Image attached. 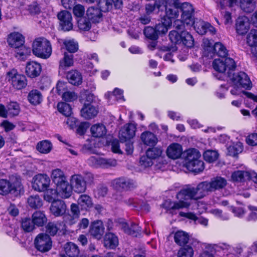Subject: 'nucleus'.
I'll list each match as a JSON object with an SVG mask.
<instances>
[{
  "instance_id": "1",
  "label": "nucleus",
  "mask_w": 257,
  "mask_h": 257,
  "mask_svg": "<svg viewBox=\"0 0 257 257\" xmlns=\"http://www.w3.org/2000/svg\"><path fill=\"white\" fill-rule=\"evenodd\" d=\"M211 192L208 181H203L196 187L190 185L182 188L176 195L178 201L172 203L171 209H180L188 208L190 205L191 200L200 199Z\"/></svg>"
},
{
  "instance_id": "2",
  "label": "nucleus",
  "mask_w": 257,
  "mask_h": 257,
  "mask_svg": "<svg viewBox=\"0 0 257 257\" xmlns=\"http://www.w3.org/2000/svg\"><path fill=\"white\" fill-rule=\"evenodd\" d=\"M52 179L58 189L59 195L62 198H68L72 194V189L64 172L59 169L53 170Z\"/></svg>"
},
{
  "instance_id": "3",
  "label": "nucleus",
  "mask_w": 257,
  "mask_h": 257,
  "mask_svg": "<svg viewBox=\"0 0 257 257\" xmlns=\"http://www.w3.org/2000/svg\"><path fill=\"white\" fill-rule=\"evenodd\" d=\"M32 52L36 56L47 59L52 54V46L50 41L44 38H38L33 42Z\"/></svg>"
},
{
  "instance_id": "4",
  "label": "nucleus",
  "mask_w": 257,
  "mask_h": 257,
  "mask_svg": "<svg viewBox=\"0 0 257 257\" xmlns=\"http://www.w3.org/2000/svg\"><path fill=\"white\" fill-rule=\"evenodd\" d=\"M22 185L19 179L11 178L10 181L6 179L0 180V194L7 195L21 191Z\"/></svg>"
},
{
  "instance_id": "5",
  "label": "nucleus",
  "mask_w": 257,
  "mask_h": 257,
  "mask_svg": "<svg viewBox=\"0 0 257 257\" xmlns=\"http://www.w3.org/2000/svg\"><path fill=\"white\" fill-rule=\"evenodd\" d=\"M179 10L181 12V18L186 26L191 27L194 23V9L193 6L187 2L181 4Z\"/></svg>"
},
{
  "instance_id": "6",
  "label": "nucleus",
  "mask_w": 257,
  "mask_h": 257,
  "mask_svg": "<svg viewBox=\"0 0 257 257\" xmlns=\"http://www.w3.org/2000/svg\"><path fill=\"white\" fill-rule=\"evenodd\" d=\"M7 78L9 82L16 89H22L27 85V80L25 76L19 74L15 69H13L7 73Z\"/></svg>"
},
{
  "instance_id": "7",
  "label": "nucleus",
  "mask_w": 257,
  "mask_h": 257,
  "mask_svg": "<svg viewBox=\"0 0 257 257\" xmlns=\"http://www.w3.org/2000/svg\"><path fill=\"white\" fill-rule=\"evenodd\" d=\"M214 69L221 73H223L226 70H232L236 67L233 59L230 58L216 59L213 62Z\"/></svg>"
},
{
  "instance_id": "8",
  "label": "nucleus",
  "mask_w": 257,
  "mask_h": 257,
  "mask_svg": "<svg viewBox=\"0 0 257 257\" xmlns=\"http://www.w3.org/2000/svg\"><path fill=\"white\" fill-rule=\"evenodd\" d=\"M34 244L36 248L41 252L49 251L52 247L50 237L46 233H40L35 238Z\"/></svg>"
},
{
  "instance_id": "9",
  "label": "nucleus",
  "mask_w": 257,
  "mask_h": 257,
  "mask_svg": "<svg viewBox=\"0 0 257 257\" xmlns=\"http://www.w3.org/2000/svg\"><path fill=\"white\" fill-rule=\"evenodd\" d=\"M231 80L237 88L241 86L245 89H250L252 87V83L249 78L243 72L234 73L231 78Z\"/></svg>"
},
{
  "instance_id": "10",
  "label": "nucleus",
  "mask_w": 257,
  "mask_h": 257,
  "mask_svg": "<svg viewBox=\"0 0 257 257\" xmlns=\"http://www.w3.org/2000/svg\"><path fill=\"white\" fill-rule=\"evenodd\" d=\"M32 187L37 191H45L49 187L50 179L47 175L38 174L33 179Z\"/></svg>"
},
{
  "instance_id": "11",
  "label": "nucleus",
  "mask_w": 257,
  "mask_h": 257,
  "mask_svg": "<svg viewBox=\"0 0 257 257\" xmlns=\"http://www.w3.org/2000/svg\"><path fill=\"white\" fill-rule=\"evenodd\" d=\"M57 17L62 30L69 31L72 29V18L70 13L67 11H62L58 14Z\"/></svg>"
},
{
  "instance_id": "12",
  "label": "nucleus",
  "mask_w": 257,
  "mask_h": 257,
  "mask_svg": "<svg viewBox=\"0 0 257 257\" xmlns=\"http://www.w3.org/2000/svg\"><path fill=\"white\" fill-rule=\"evenodd\" d=\"M88 164L93 167L107 168L116 164L115 160L106 159L98 156H91L88 159Z\"/></svg>"
},
{
  "instance_id": "13",
  "label": "nucleus",
  "mask_w": 257,
  "mask_h": 257,
  "mask_svg": "<svg viewBox=\"0 0 257 257\" xmlns=\"http://www.w3.org/2000/svg\"><path fill=\"white\" fill-rule=\"evenodd\" d=\"M71 189L75 192L81 193L84 192L86 189L85 181L82 176L79 174L72 175L70 179Z\"/></svg>"
},
{
  "instance_id": "14",
  "label": "nucleus",
  "mask_w": 257,
  "mask_h": 257,
  "mask_svg": "<svg viewBox=\"0 0 257 257\" xmlns=\"http://www.w3.org/2000/svg\"><path fill=\"white\" fill-rule=\"evenodd\" d=\"M136 125L133 123L125 124L120 130L119 138L122 142H126L127 140L133 138L136 134Z\"/></svg>"
},
{
  "instance_id": "15",
  "label": "nucleus",
  "mask_w": 257,
  "mask_h": 257,
  "mask_svg": "<svg viewBox=\"0 0 257 257\" xmlns=\"http://www.w3.org/2000/svg\"><path fill=\"white\" fill-rule=\"evenodd\" d=\"M104 232L103 223L100 220L93 222L90 227L89 233L91 236L97 239L101 238Z\"/></svg>"
},
{
  "instance_id": "16",
  "label": "nucleus",
  "mask_w": 257,
  "mask_h": 257,
  "mask_svg": "<svg viewBox=\"0 0 257 257\" xmlns=\"http://www.w3.org/2000/svg\"><path fill=\"white\" fill-rule=\"evenodd\" d=\"M113 185L117 189L128 190L135 187L134 181L130 179L121 177L113 181Z\"/></svg>"
},
{
  "instance_id": "17",
  "label": "nucleus",
  "mask_w": 257,
  "mask_h": 257,
  "mask_svg": "<svg viewBox=\"0 0 257 257\" xmlns=\"http://www.w3.org/2000/svg\"><path fill=\"white\" fill-rule=\"evenodd\" d=\"M50 209L53 215L55 216H60L65 214L67 206L63 200H57L52 202Z\"/></svg>"
},
{
  "instance_id": "18",
  "label": "nucleus",
  "mask_w": 257,
  "mask_h": 257,
  "mask_svg": "<svg viewBox=\"0 0 257 257\" xmlns=\"http://www.w3.org/2000/svg\"><path fill=\"white\" fill-rule=\"evenodd\" d=\"M42 71V67L40 63L35 61L27 63L25 72L28 77L35 78L38 76Z\"/></svg>"
},
{
  "instance_id": "19",
  "label": "nucleus",
  "mask_w": 257,
  "mask_h": 257,
  "mask_svg": "<svg viewBox=\"0 0 257 257\" xmlns=\"http://www.w3.org/2000/svg\"><path fill=\"white\" fill-rule=\"evenodd\" d=\"M166 154L169 158L173 160L177 159L183 154L182 147L178 143L171 144L167 148Z\"/></svg>"
},
{
  "instance_id": "20",
  "label": "nucleus",
  "mask_w": 257,
  "mask_h": 257,
  "mask_svg": "<svg viewBox=\"0 0 257 257\" xmlns=\"http://www.w3.org/2000/svg\"><path fill=\"white\" fill-rule=\"evenodd\" d=\"M236 31L239 35L245 34L249 29L250 23L246 17H239L236 21Z\"/></svg>"
},
{
  "instance_id": "21",
  "label": "nucleus",
  "mask_w": 257,
  "mask_h": 257,
  "mask_svg": "<svg viewBox=\"0 0 257 257\" xmlns=\"http://www.w3.org/2000/svg\"><path fill=\"white\" fill-rule=\"evenodd\" d=\"M208 183L212 192L223 189L227 185V181L222 177L217 176L208 181Z\"/></svg>"
},
{
  "instance_id": "22",
  "label": "nucleus",
  "mask_w": 257,
  "mask_h": 257,
  "mask_svg": "<svg viewBox=\"0 0 257 257\" xmlns=\"http://www.w3.org/2000/svg\"><path fill=\"white\" fill-rule=\"evenodd\" d=\"M183 156L185 161V166L186 167L189 163L191 164L192 162L199 159L201 154L197 149H190L184 152Z\"/></svg>"
},
{
  "instance_id": "23",
  "label": "nucleus",
  "mask_w": 257,
  "mask_h": 257,
  "mask_svg": "<svg viewBox=\"0 0 257 257\" xmlns=\"http://www.w3.org/2000/svg\"><path fill=\"white\" fill-rule=\"evenodd\" d=\"M98 112V108L89 103H85L81 109V116L87 119H91L96 116Z\"/></svg>"
},
{
  "instance_id": "24",
  "label": "nucleus",
  "mask_w": 257,
  "mask_h": 257,
  "mask_svg": "<svg viewBox=\"0 0 257 257\" xmlns=\"http://www.w3.org/2000/svg\"><path fill=\"white\" fill-rule=\"evenodd\" d=\"M8 42L11 47L18 48L24 45L25 39L20 33L14 32L11 33L9 36Z\"/></svg>"
},
{
  "instance_id": "25",
  "label": "nucleus",
  "mask_w": 257,
  "mask_h": 257,
  "mask_svg": "<svg viewBox=\"0 0 257 257\" xmlns=\"http://www.w3.org/2000/svg\"><path fill=\"white\" fill-rule=\"evenodd\" d=\"M140 138L145 145L150 147L155 146L158 142L157 136L149 131H146L142 133Z\"/></svg>"
},
{
  "instance_id": "26",
  "label": "nucleus",
  "mask_w": 257,
  "mask_h": 257,
  "mask_svg": "<svg viewBox=\"0 0 257 257\" xmlns=\"http://www.w3.org/2000/svg\"><path fill=\"white\" fill-rule=\"evenodd\" d=\"M250 171L238 170L233 172L231 176V180L233 182H243L249 180Z\"/></svg>"
},
{
  "instance_id": "27",
  "label": "nucleus",
  "mask_w": 257,
  "mask_h": 257,
  "mask_svg": "<svg viewBox=\"0 0 257 257\" xmlns=\"http://www.w3.org/2000/svg\"><path fill=\"white\" fill-rule=\"evenodd\" d=\"M91 136L94 138H100L105 136L107 131L105 126L101 123L93 125L90 128Z\"/></svg>"
},
{
  "instance_id": "28",
  "label": "nucleus",
  "mask_w": 257,
  "mask_h": 257,
  "mask_svg": "<svg viewBox=\"0 0 257 257\" xmlns=\"http://www.w3.org/2000/svg\"><path fill=\"white\" fill-rule=\"evenodd\" d=\"M118 244V239L117 237L113 233H107L104 238V245L106 247L109 248H114Z\"/></svg>"
},
{
  "instance_id": "29",
  "label": "nucleus",
  "mask_w": 257,
  "mask_h": 257,
  "mask_svg": "<svg viewBox=\"0 0 257 257\" xmlns=\"http://www.w3.org/2000/svg\"><path fill=\"white\" fill-rule=\"evenodd\" d=\"M86 15L88 19L93 23H98L101 19L102 14L99 8L94 7L89 8L86 11Z\"/></svg>"
},
{
  "instance_id": "30",
  "label": "nucleus",
  "mask_w": 257,
  "mask_h": 257,
  "mask_svg": "<svg viewBox=\"0 0 257 257\" xmlns=\"http://www.w3.org/2000/svg\"><path fill=\"white\" fill-rule=\"evenodd\" d=\"M69 82L74 85H79L82 83V77L81 74L76 70H72L67 74Z\"/></svg>"
},
{
  "instance_id": "31",
  "label": "nucleus",
  "mask_w": 257,
  "mask_h": 257,
  "mask_svg": "<svg viewBox=\"0 0 257 257\" xmlns=\"http://www.w3.org/2000/svg\"><path fill=\"white\" fill-rule=\"evenodd\" d=\"M28 99L30 103L36 105L41 103L43 100V96L39 90L34 89L29 92Z\"/></svg>"
},
{
  "instance_id": "32",
  "label": "nucleus",
  "mask_w": 257,
  "mask_h": 257,
  "mask_svg": "<svg viewBox=\"0 0 257 257\" xmlns=\"http://www.w3.org/2000/svg\"><path fill=\"white\" fill-rule=\"evenodd\" d=\"M77 203L81 209L84 210L90 209L93 205L91 198L86 194L81 195L78 199Z\"/></svg>"
},
{
  "instance_id": "33",
  "label": "nucleus",
  "mask_w": 257,
  "mask_h": 257,
  "mask_svg": "<svg viewBox=\"0 0 257 257\" xmlns=\"http://www.w3.org/2000/svg\"><path fill=\"white\" fill-rule=\"evenodd\" d=\"M33 222L34 225L38 226H42L47 222V219L43 211H35L32 215Z\"/></svg>"
},
{
  "instance_id": "34",
  "label": "nucleus",
  "mask_w": 257,
  "mask_h": 257,
  "mask_svg": "<svg viewBox=\"0 0 257 257\" xmlns=\"http://www.w3.org/2000/svg\"><path fill=\"white\" fill-rule=\"evenodd\" d=\"M239 7L244 12L249 13L255 9L256 3L254 0H240Z\"/></svg>"
},
{
  "instance_id": "35",
  "label": "nucleus",
  "mask_w": 257,
  "mask_h": 257,
  "mask_svg": "<svg viewBox=\"0 0 257 257\" xmlns=\"http://www.w3.org/2000/svg\"><path fill=\"white\" fill-rule=\"evenodd\" d=\"M64 249L66 255L69 257H76L79 253L78 246L71 242L65 245Z\"/></svg>"
},
{
  "instance_id": "36",
  "label": "nucleus",
  "mask_w": 257,
  "mask_h": 257,
  "mask_svg": "<svg viewBox=\"0 0 257 257\" xmlns=\"http://www.w3.org/2000/svg\"><path fill=\"white\" fill-rule=\"evenodd\" d=\"M187 169L196 173L202 172L204 169V163L202 160L198 159L196 161L189 163L186 167Z\"/></svg>"
},
{
  "instance_id": "37",
  "label": "nucleus",
  "mask_w": 257,
  "mask_h": 257,
  "mask_svg": "<svg viewBox=\"0 0 257 257\" xmlns=\"http://www.w3.org/2000/svg\"><path fill=\"white\" fill-rule=\"evenodd\" d=\"M212 53L216 54L221 58H226L228 51L226 47L220 42L215 43L213 46Z\"/></svg>"
},
{
  "instance_id": "38",
  "label": "nucleus",
  "mask_w": 257,
  "mask_h": 257,
  "mask_svg": "<svg viewBox=\"0 0 257 257\" xmlns=\"http://www.w3.org/2000/svg\"><path fill=\"white\" fill-rule=\"evenodd\" d=\"M188 234L184 231H178L176 232L174 235L175 242L179 245H184L186 244L189 240Z\"/></svg>"
},
{
  "instance_id": "39",
  "label": "nucleus",
  "mask_w": 257,
  "mask_h": 257,
  "mask_svg": "<svg viewBox=\"0 0 257 257\" xmlns=\"http://www.w3.org/2000/svg\"><path fill=\"white\" fill-rule=\"evenodd\" d=\"M29 206L32 208H40L43 205V201L38 195H31L27 199Z\"/></svg>"
},
{
  "instance_id": "40",
  "label": "nucleus",
  "mask_w": 257,
  "mask_h": 257,
  "mask_svg": "<svg viewBox=\"0 0 257 257\" xmlns=\"http://www.w3.org/2000/svg\"><path fill=\"white\" fill-rule=\"evenodd\" d=\"M187 47L191 48L194 46V39L192 35L187 31H182L181 33L180 43Z\"/></svg>"
},
{
  "instance_id": "41",
  "label": "nucleus",
  "mask_w": 257,
  "mask_h": 257,
  "mask_svg": "<svg viewBox=\"0 0 257 257\" xmlns=\"http://www.w3.org/2000/svg\"><path fill=\"white\" fill-rule=\"evenodd\" d=\"M59 66L62 69L70 67L73 64V55L67 52L64 53L63 58L60 61Z\"/></svg>"
},
{
  "instance_id": "42",
  "label": "nucleus",
  "mask_w": 257,
  "mask_h": 257,
  "mask_svg": "<svg viewBox=\"0 0 257 257\" xmlns=\"http://www.w3.org/2000/svg\"><path fill=\"white\" fill-rule=\"evenodd\" d=\"M164 21L163 22L159 23L156 25L155 27L158 36L161 34H163L167 33L172 23L170 20L165 19Z\"/></svg>"
},
{
  "instance_id": "43",
  "label": "nucleus",
  "mask_w": 257,
  "mask_h": 257,
  "mask_svg": "<svg viewBox=\"0 0 257 257\" xmlns=\"http://www.w3.org/2000/svg\"><path fill=\"white\" fill-rule=\"evenodd\" d=\"M203 156L206 162L211 163L218 159L219 154L216 150H207L203 153Z\"/></svg>"
},
{
  "instance_id": "44",
  "label": "nucleus",
  "mask_w": 257,
  "mask_h": 257,
  "mask_svg": "<svg viewBox=\"0 0 257 257\" xmlns=\"http://www.w3.org/2000/svg\"><path fill=\"white\" fill-rule=\"evenodd\" d=\"M193 26L197 33L203 35L207 33L206 28L209 26V23L199 20L196 22L194 21V23L193 24Z\"/></svg>"
},
{
  "instance_id": "45",
  "label": "nucleus",
  "mask_w": 257,
  "mask_h": 257,
  "mask_svg": "<svg viewBox=\"0 0 257 257\" xmlns=\"http://www.w3.org/2000/svg\"><path fill=\"white\" fill-rule=\"evenodd\" d=\"M52 145L47 140L42 141L38 143L37 149L39 152L43 154H47L52 150Z\"/></svg>"
},
{
  "instance_id": "46",
  "label": "nucleus",
  "mask_w": 257,
  "mask_h": 257,
  "mask_svg": "<svg viewBox=\"0 0 257 257\" xmlns=\"http://www.w3.org/2000/svg\"><path fill=\"white\" fill-rule=\"evenodd\" d=\"M123 228L125 233L135 236H137L141 231L140 227L135 223H131L130 226L128 224H125Z\"/></svg>"
},
{
  "instance_id": "47",
  "label": "nucleus",
  "mask_w": 257,
  "mask_h": 257,
  "mask_svg": "<svg viewBox=\"0 0 257 257\" xmlns=\"http://www.w3.org/2000/svg\"><path fill=\"white\" fill-rule=\"evenodd\" d=\"M9 115L13 117L17 116L20 112L19 104L16 101L10 102L7 105Z\"/></svg>"
},
{
  "instance_id": "48",
  "label": "nucleus",
  "mask_w": 257,
  "mask_h": 257,
  "mask_svg": "<svg viewBox=\"0 0 257 257\" xmlns=\"http://www.w3.org/2000/svg\"><path fill=\"white\" fill-rule=\"evenodd\" d=\"M15 57L19 59L24 60L26 57L30 53V49L26 48L25 46L22 45V46L18 48H15Z\"/></svg>"
},
{
  "instance_id": "49",
  "label": "nucleus",
  "mask_w": 257,
  "mask_h": 257,
  "mask_svg": "<svg viewBox=\"0 0 257 257\" xmlns=\"http://www.w3.org/2000/svg\"><path fill=\"white\" fill-rule=\"evenodd\" d=\"M44 195V199L49 202L54 201V199L59 196L58 189H47Z\"/></svg>"
},
{
  "instance_id": "50",
  "label": "nucleus",
  "mask_w": 257,
  "mask_h": 257,
  "mask_svg": "<svg viewBox=\"0 0 257 257\" xmlns=\"http://www.w3.org/2000/svg\"><path fill=\"white\" fill-rule=\"evenodd\" d=\"M194 250L192 246L186 245L181 248L177 253L178 257H193Z\"/></svg>"
},
{
  "instance_id": "51",
  "label": "nucleus",
  "mask_w": 257,
  "mask_h": 257,
  "mask_svg": "<svg viewBox=\"0 0 257 257\" xmlns=\"http://www.w3.org/2000/svg\"><path fill=\"white\" fill-rule=\"evenodd\" d=\"M58 111L66 116H70L72 113L71 106L65 102H59L57 105Z\"/></svg>"
},
{
  "instance_id": "52",
  "label": "nucleus",
  "mask_w": 257,
  "mask_h": 257,
  "mask_svg": "<svg viewBox=\"0 0 257 257\" xmlns=\"http://www.w3.org/2000/svg\"><path fill=\"white\" fill-rule=\"evenodd\" d=\"M164 8L166 17L168 18L167 20H171V19L175 18L179 16L178 10L179 9V7H168V6Z\"/></svg>"
},
{
  "instance_id": "53",
  "label": "nucleus",
  "mask_w": 257,
  "mask_h": 257,
  "mask_svg": "<svg viewBox=\"0 0 257 257\" xmlns=\"http://www.w3.org/2000/svg\"><path fill=\"white\" fill-rule=\"evenodd\" d=\"M163 150L161 147H153L148 149L146 154L152 159H155L162 155Z\"/></svg>"
},
{
  "instance_id": "54",
  "label": "nucleus",
  "mask_w": 257,
  "mask_h": 257,
  "mask_svg": "<svg viewBox=\"0 0 257 257\" xmlns=\"http://www.w3.org/2000/svg\"><path fill=\"white\" fill-rule=\"evenodd\" d=\"M247 43L250 47L257 46V30H251L247 35Z\"/></svg>"
},
{
  "instance_id": "55",
  "label": "nucleus",
  "mask_w": 257,
  "mask_h": 257,
  "mask_svg": "<svg viewBox=\"0 0 257 257\" xmlns=\"http://www.w3.org/2000/svg\"><path fill=\"white\" fill-rule=\"evenodd\" d=\"M243 150V145L240 142H237L228 148L229 155L235 156L240 153Z\"/></svg>"
},
{
  "instance_id": "56",
  "label": "nucleus",
  "mask_w": 257,
  "mask_h": 257,
  "mask_svg": "<svg viewBox=\"0 0 257 257\" xmlns=\"http://www.w3.org/2000/svg\"><path fill=\"white\" fill-rule=\"evenodd\" d=\"M144 33L147 38L152 40H156L159 37L155 28L152 27H146L144 30Z\"/></svg>"
},
{
  "instance_id": "57",
  "label": "nucleus",
  "mask_w": 257,
  "mask_h": 257,
  "mask_svg": "<svg viewBox=\"0 0 257 257\" xmlns=\"http://www.w3.org/2000/svg\"><path fill=\"white\" fill-rule=\"evenodd\" d=\"M63 44L70 54L76 52L78 49V43L73 40H65Z\"/></svg>"
},
{
  "instance_id": "58",
  "label": "nucleus",
  "mask_w": 257,
  "mask_h": 257,
  "mask_svg": "<svg viewBox=\"0 0 257 257\" xmlns=\"http://www.w3.org/2000/svg\"><path fill=\"white\" fill-rule=\"evenodd\" d=\"M98 6L101 12H107L110 11L112 8L111 0H99Z\"/></svg>"
},
{
  "instance_id": "59",
  "label": "nucleus",
  "mask_w": 257,
  "mask_h": 257,
  "mask_svg": "<svg viewBox=\"0 0 257 257\" xmlns=\"http://www.w3.org/2000/svg\"><path fill=\"white\" fill-rule=\"evenodd\" d=\"M34 225L33 220H31L29 218H25L22 220V227L27 232H30L33 230L34 228Z\"/></svg>"
},
{
  "instance_id": "60",
  "label": "nucleus",
  "mask_w": 257,
  "mask_h": 257,
  "mask_svg": "<svg viewBox=\"0 0 257 257\" xmlns=\"http://www.w3.org/2000/svg\"><path fill=\"white\" fill-rule=\"evenodd\" d=\"M241 92L243 93L247 98L253 100L254 102H257V95H254L250 92H246L244 91H241L235 87H234L233 89L230 90V93L232 95H239Z\"/></svg>"
},
{
  "instance_id": "61",
  "label": "nucleus",
  "mask_w": 257,
  "mask_h": 257,
  "mask_svg": "<svg viewBox=\"0 0 257 257\" xmlns=\"http://www.w3.org/2000/svg\"><path fill=\"white\" fill-rule=\"evenodd\" d=\"M79 28L83 31H88L91 28L90 22L85 18H81L78 20Z\"/></svg>"
},
{
  "instance_id": "62",
  "label": "nucleus",
  "mask_w": 257,
  "mask_h": 257,
  "mask_svg": "<svg viewBox=\"0 0 257 257\" xmlns=\"http://www.w3.org/2000/svg\"><path fill=\"white\" fill-rule=\"evenodd\" d=\"M152 160V158L148 157L147 155L142 156L140 160V164L144 168L150 167L153 164Z\"/></svg>"
},
{
  "instance_id": "63",
  "label": "nucleus",
  "mask_w": 257,
  "mask_h": 257,
  "mask_svg": "<svg viewBox=\"0 0 257 257\" xmlns=\"http://www.w3.org/2000/svg\"><path fill=\"white\" fill-rule=\"evenodd\" d=\"M169 37L172 43L175 44L180 43L181 33H179L175 30L171 31L169 33Z\"/></svg>"
},
{
  "instance_id": "64",
  "label": "nucleus",
  "mask_w": 257,
  "mask_h": 257,
  "mask_svg": "<svg viewBox=\"0 0 257 257\" xmlns=\"http://www.w3.org/2000/svg\"><path fill=\"white\" fill-rule=\"evenodd\" d=\"M74 15L78 18H82L85 13L84 7L81 5H77L73 7Z\"/></svg>"
}]
</instances>
